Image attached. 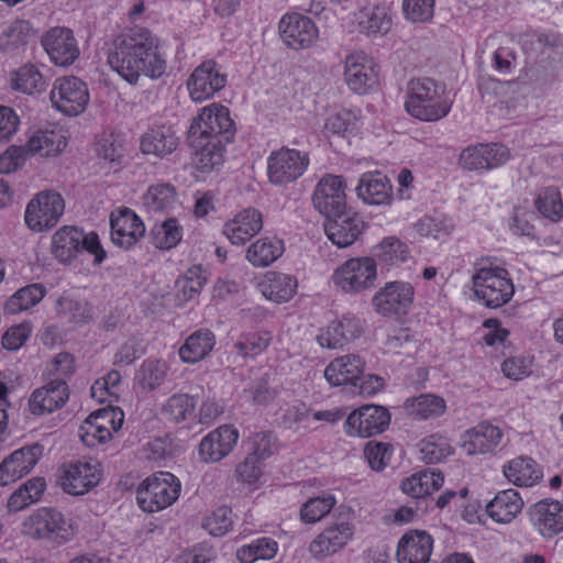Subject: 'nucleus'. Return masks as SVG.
<instances>
[{
	"label": "nucleus",
	"instance_id": "obj_6",
	"mask_svg": "<svg viewBox=\"0 0 563 563\" xmlns=\"http://www.w3.org/2000/svg\"><path fill=\"white\" fill-rule=\"evenodd\" d=\"M475 297L487 308L496 309L510 301L515 287L507 269L483 266L472 277Z\"/></svg>",
	"mask_w": 563,
	"mask_h": 563
},
{
	"label": "nucleus",
	"instance_id": "obj_12",
	"mask_svg": "<svg viewBox=\"0 0 563 563\" xmlns=\"http://www.w3.org/2000/svg\"><path fill=\"white\" fill-rule=\"evenodd\" d=\"M49 98L56 110L73 117L85 111L89 90L86 82L77 77H62L54 81Z\"/></svg>",
	"mask_w": 563,
	"mask_h": 563
},
{
	"label": "nucleus",
	"instance_id": "obj_56",
	"mask_svg": "<svg viewBox=\"0 0 563 563\" xmlns=\"http://www.w3.org/2000/svg\"><path fill=\"white\" fill-rule=\"evenodd\" d=\"M13 88L24 93H34L45 88V80L40 70L33 65L21 67L12 79Z\"/></svg>",
	"mask_w": 563,
	"mask_h": 563
},
{
	"label": "nucleus",
	"instance_id": "obj_38",
	"mask_svg": "<svg viewBox=\"0 0 563 563\" xmlns=\"http://www.w3.org/2000/svg\"><path fill=\"white\" fill-rule=\"evenodd\" d=\"M263 296L274 302L280 303L290 300L298 287L296 277L277 272H269L258 285Z\"/></svg>",
	"mask_w": 563,
	"mask_h": 563
},
{
	"label": "nucleus",
	"instance_id": "obj_50",
	"mask_svg": "<svg viewBox=\"0 0 563 563\" xmlns=\"http://www.w3.org/2000/svg\"><path fill=\"white\" fill-rule=\"evenodd\" d=\"M336 504L332 494L311 497L300 508V519L305 523H317L331 512Z\"/></svg>",
	"mask_w": 563,
	"mask_h": 563
},
{
	"label": "nucleus",
	"instance_id": "obj_11",
	"mask_svg": "<svg viewBox=\"0 0 563 563\" xmlns=\"http://www.w3.org/2000/svg\"><path fill=\"white\" fill-rule=\"evenodd\" d=\"M124 422V413L120 408L107 407L88 416L79 429L81 441L89 448L109 441Z\"/></svg>",
	"mask_w": 563,
	"mask_h": 563
},
{
	"label": "nucleus",
	"instance_id": "obj_15",
	"mask_svg": "<svg viewBox=\"0 0 563 563\" xmlns=\"http://www.w3.org/2000/svg\"><path fill=\"white\" fill-rule=\"evenodd\" d=\"M309 165L308 154L292 148L273 152L267 159V174L274 185H286L299 178Z\"/></svg>",
	"mask_w": 563,
	"mask_h": 563
},
{
	"label": "nucleus",
	"instance_id": "obj_34",
	"mask_svg": "<svg viewBox=\"0 0 563 563\" xmlns=\"http://www.w3.org/2000/svg\"><path fill=\"white\" fill-rule=\"evenodd\" d=\"M503 432L490 423H479L468 430L462 443L463 451L468 455L485 454L494 451L501 442Z\"/></svg>",
	"mask_w": 563,
	"mask_h": 563
},
{
	"label": "nucleus",
	"instance_id": "obj_57",
	"mask_svg": "<svg viewBox=\"0 0 563 563\" xmlns=\"http://www.w3.org/2000/svg\"><path fill=\"white\" fill-rule=\"evenodd\" d=\"M536 207L543 217L552 221H559L563 216L561 194L553 187L545 188L539 194Z\"/></svg>",
	"mask_w": 563,
	"mask_h": 563
},
{
	"label": "nucleus",
	"instance_id": "obj_47",
	"mask_svg": "<svg viewBox=\"0 0 563 563\" xmlns=\"http://www.w3.org/2000/svg\"><path fill=\"white\" fill-rule=\"evenodd\" d=\"M57 316L67 323L84 324L92 319V308L88 302L69 297H60L56 302Z\"/></svg>",
	"mask_w": 563,
	"mask_h": 563
},
{
	"label": "nucleus",
	"instance_id": "obj_60",
	"mask_svg": "<svg viewBox=\"0 0 563 563\" xmlns=\"http://www.w3.org/2000/svg\"><path fill=\"white\" fill-rule=\"evenodd\" d=\"M402 10L406 19L411 22H428L434 13V0H404Z\"/></svg>",
	"mask_w": 563,
	"mask_h": 563
},
{
	"label": "nucleus",
	"instance_id": "obj_10",
	"mask_svg": "<svg viewBox=\"0 0 563 563\" xmlns=\"http://www.w3.org/2000/svg\"><path fill=\"white\" fill-rule=\"evenodd\" d=\"M65 210V201L54 190L36 194L25 209V223L32 231L43 232L57 224Z\"/></svg>",
	"mask_w": 563,
	"mask_h": 563
},
{
	"label": "nucleus",
	"instance_id": "obj_24",
	"mask_svg": "<svg viewBox=\"0 0 563 563\" xmlns=\"http://www.w3.org/2000/svg\"><path fill=\"white\" fill-rule=\"evenodd\" d=\"M42 45L57 66H69L79 57V47L71 30L51 29L42 38Z\"/></svg>",
	"mask_w": 563,
	"mask_h": 563
},
{
	"label": "nucleus",
	"instance_id": "obj_58",
	"mask_svg": "<svg viewBox=\"0 0 563 563\" xmlns=\"http://www.w3.org/2000/svg\"><path fill=\"white\" fill-rule=\"evenodd\" d=\"M454 222L448 217H423L420 219L416 229L422 236H432L433 239H442L450 235L454 231Z\"/></svg>",
	"mask_w": 563,
	"mask_h": 563
},
{
	"label": "nucleus",
	"instance_id": "obj_16",
	"mask_svg": "<svg viewBox=\"0 0 563 563\" xmlns=\"http://www.w3.org/2000/svg\"><path fill=\"white\" fill-rule=\"evenodd\" d=\"M227 84V75L214 60H206L197 66L187 79L189 97L195 102L212 98Z\"/></svg>",
	"mask_w": 563,
	"mask_h": 563
},
{
	"label": "nucleus",
	"instance_id": "obj_3",
	"mask_svg": "<svg viewBox=\"0 0 563 563\" xmlns=\"http://www.w3.org/2000/svg\"><path fill=\"white\" fill-rule=\"evenodd\" d=\"M22 533L60 547L75 539L78 523L56 508L41 507L23 520Z\"/></svg>",
	"mask_w": 563,
	"mask_h": 563
},
{
	"label": "nucleus",
	"instance_id": "obj_44",
	"mask_svg": "<svg viewBox=\"0 0 563 563\" xmlns=\"http://www.w3.org/2000/svg\"><path fill=\"white\" fill-rule=\"evenodd\" d=\"M362 33L367 35L387 33L391 26V18L386 7L369 5L363 8L356 15Z\"/></svg>",
	"mask_w": 563,
	"mask_h": 563
},
{
	"label": "nucleus",
	"instance_id": "obj_1",
	"mask_svg": "<svg viewBox=\"0 0 563 563\" xmlns=\"http://www.w3.org/2000/svg\"><path fill=\"white\" fill-rule=\"evenodd\" d=\"M108 64L129 84H136L142 76L156 79L166 71L158 38L143 27H132L114 37Z\"/></svg>",
	"mask_w": 563,
	"mask_h": 563
},
{
	"label": "nucleus",
	"instance_id": "obj_63",
	"mask_svg": "<svg viewBox=\"0 0 563 563\" xmlns=\"http://www.w3.org/2000/svg\"><path fill=\"white\" fill-rule=\"evenodd\" d=\"M205 284L206 278L202 276L201 269L199 267L189 269L181 278L177 280L178 290L181 292L185 300L192 299L196 295H198Z\"/></svg>",
	"mask_w": 563,
	"mask_h": 563
},
{
	"label": "nucleus",
	"instance_id": "obj_8",
	"mask_svg": "<svg viewBox=\"0 0 563 563\" xmlns=\"http://www.w3.org/2000/svg\"><path fill=\"white\" fill-rule=\"evenodd\" d=\"M179 479L169 472H157L145 478L137 488L139 506L147 512H155L172 506L179 497Z\"/></svg>",
	"mask_w": 563,
	"mask_h": 563
},
{
	"label": "nucleus",
	"instance_id": "obj_54",
	"mask_svg": "<svg viewBox=\"0 0 563 563\" xmlns=\"http://www.w3.org/2000/svg\"><path fill=\"white\" fill-rule=\"evenodd\" d=\"M195 409V400L187 394H175L163 406L162 413L173 422H181L188 419Z\"/></svg>",
	"mask_w": 563,
	"mask_h": 563
},
{
	"label": "nucleus",
	"instance_id": "obj_20",
	"mask_svg": "<svg viewBox=\"0 0 563 563\" xmlns=\"http://www.w3.org/2000/svg\"><path fill=\"white\" fill-rule=\"evenodd\" d=\"M528 517L532 528L543 538L553 539L563 532V504L544 498L531 505Z\"/></svg>",
	"mask_w": 563,
	"mask_h": 563
},
{
	"label": "nucleus",
	"instance_id": "obj_5",
	"mask_svg": "<svg viewBox=\"0 0 563 563\" xmlns=\"http://www.w3.org/2000/svg\"><path fill=\"white\" fill-rule=\"evenodd\" d=\"M451 106L433 79L416 78L408 82L405 107L413 118L426 122L438 121L450 112Z\"/></svg>",
	"mask_w": 563,
	"mask_h": 563
},
{
	"label": "nucleus",
	"instance_id": "obj_52",
	"mask_svg": "<svg viewBox=\"0 0 563 563\" xmlns=\"http://www.w3.org/2000/svg\"><path fill=\"white\" fill-rule=\"evenodd\" d=\"M45 295L41 284H31L15 291L7 301L5 308L10 313H18L38 303Z\"/></svg>",
	"mask_w": 563,
	"mask_h": 563
},
{
	"label": "nucleus",
	"instance_id": "obj_33",
	"mask_svg": "<svg viewBox=\"0 0 563 563\" xmlns=\"http://www.w3.org/2000/svg\"><path fill=\"white\" fill-rule=\"evenodd\" d=\"M506 479L518 487H533L543 478L542 467L530 456H517L503 466Z\"/></svg>",
	"mask_w": 563,
	"mask_h": 563
},
{
	"label": "nucleus",
	"instance_id": "obj_53",
	"mask_svg": "<svg viewBox=\"0 0 563 563\" xmlns=\"http://www.w3.org/2000/svg\"><path fill=\"white\" fill-rule=\"evenodd\" d=\"M277 542L269 538L254 540L238 550V559L242 563H254L257 560H271L277 553Z\"/></svg>",
	"mask_w": 563,
	"mask_h": 563
},
{
	"label": "nucleus",
	"instance_id": "obj_49",
	"mask_svg": "<svg viewBox=\"0 0 563 563\" xmlns=\"http://www.w3.org/2000/svg\"><path fill=\"white\" fill-rule=\"evenodd\" d=\"M418 446L421 460L430 464L440 463L453 453L450 440L438 433L422 439Z\"/></svg>",
	"mask_w": 563,
	"mask_h": 563
},
{
	"label": "nucleus",
	"instance_id": "obj_19",
	"mask_svg": "<svg viewBox=\"0 0 563 563\" xmlns=\"http://www.w3.org/2000/svg\"><path fill=\"white\" fill-rule=\"evenodd\" d=\"M346 184L342 176L328 174L317 184L312 202L325 217L341 213L346 209Z\"/></svg>",
	"mask_w": 563,
	"mask_h": 563
},
{
	"label": "nucleus",
	"instance_id": "obj_41",
	"mask_svg": "<svg viewBox=\"0 0 563 563\" xmlns=\"http://www.w3.org/2000/svg\"><path fill=\"white\" fill-rule=\"evenodd\" d=\"M443 482V476L440 473L421 471L405 478L400 488L409 497L421 498L440 489Z\"/></svg>",
	"mask_w": 563,
	"mask_h": 563
},
{
	"label": "nucleus",
	"instance_id": "obj_31",
	"mask_svg": "<svg viewBox=\"0 0 563 563\" xmlns=\"http://www.w3.org/2000/svg\"><path fill=\"white\" fill-rule=\"evenodd\" d=\"M67 399L68 389L66 382L52 379L45 386L33 391L29 405L33 413L43 415L60 408Z\"/></svg>",
	"mask_w": 563,
	"mask_h": 563
},
{
	"label": "nucleus",
	"instance_id": "obj_39",
	"mask_svg": "<svg viewBox=\"0 0 563 563\" xmlns=\"http://www.w3.org/2000/svg\"><path fill=\"white\" fill-rule=\"evenodd\" d=\"M372 253V257L387 268L399 267L411 258L408 245L395 236L383 239L373 247Z\"/></svg>",
	"mask_w": 563,
	"mask_h": 563
},
{
	"label": "nucleus",
	"instance_id": "obj_26",
	"mask_svg": "<svg viewBox=\"0 0 563 563\" xmlns=\"http://www.w3.org/2000/svg\"><path fill=\"white\" fill-rule=\"evenodd\" d=\"M263 229V214L253 207L239 211L223 225V234L234 245H243Z\"/></svg>",
	"mask_w": 563,
	"mask_h": 563
},
{
	"label": "nucleus",
	"instance_id": "obj_59",
	"mask_svg": "<svg viewBox=\"0 0 563 563\" xmlns=\"http://www.w3.org/2000/svg\"><path fill=\"white\" fill-rule=\"evenodd\" d=\"M272 340L268 332H254L244 334L234 344L236 351L243 356H255L267 349Z\"/></svg>",
	"mask_w": 563,
	"mask_h": 563
},
{
	"label": "nucleus",
	"instance_id": "obj_35",
	"mask_svg": "<svg viewBox=\"0 0 563 563\" xmlns=\"http://www.w3.org/2000/svg\"><path fill=\"white\" fill-rule=\"evenodd\" d=\"M67 146V137L62 130L34 131L25 145V153L51 157L60 154Z\"/></svg>",
	"mask_w": 563,
	"mask_h": 563
},
{
	"label": "nucleus",
	"instance_id": "obj_25",
	"mask_svg": "<svg viewBox=\"0 0 563 563\" xmlns=\"http://www.w3.org/2000/svg\"><path fill=\"white\" fill-rule=\"evenodd\" d=\"M279 32L285 44L295 49L311 46L319 36L313 21L297 13L283 16L279 22Z\"/></svg>",
	"mask_w": 563,
	"mask_h": 563
},
{
	"label": "nucleus",
	"instance_id": "obj_21",
	"mask_svg": "<svg viewBox=\"0 0 563 563\" xmlns=\"http://www.w3.org/2000/svg\"><path fill=\"white\" fill-rule=\"evenodd\" d=\"M43 454L38 443L23 446L12 452L0 464V486H8L29 474Z\"/></svg>",
	"mask_w": 563,
	"mask_h": 563
},
{
	"label": "nucleus",
	"instance_id": "obj_13",
	"mask_svg": "<svg viewBox=\"0 0 563 563\" xmlns=\"http://www.w3.org/2000/svg\"><path fill=\"white\" fill-rule=\"evenodd\" d=\"M413 301L415 288L404 280L386 283L372 298L375 311L384 317L407 314Z\"/></svg>",
	"mask_w": 563,
	"mask_h": 563
},
{
	"label": "nucleus",
	"instance_id": "obj_2",
	"mask_svg": "<svg viewBox=\"0 0 563 563\" xmlns=\"http://www.w3.org/2000/svg\"><path fill=\"white\" fill-rule=\"evenodd\" d=\"M234 131L227 107L212 103L201 109L188 132V143L199 170L208 173L223 163L224 145L232 140Z\"/></svg>",
	"mask_w": 563,
	"mask_h": 563
},
{
	"label": "nucleus",
	"instance_id": "obj_55",
	"mask_svg": "<svg viewBox=\"0 0 563 563\" xmlns=\"http://www.w3.org/2000/svg\"><path fill=\"white\" fill-rule=\"evenodd\" d=\"M168 372V366L163 361H145L137 374V382L145 390H154L159 387Z\"/></svg>",
	"mask_w": 563,
	"mask_h": 563
},
{
	"label": "nucleus",
	"instance_id": "obj_27",
	"mask_svg": "<svg viewBox=\"0 0 563 563\" xmlns=\"http://www.w3.org/2000/svg\"><path fill=\"white\" fill-rule=\"evenodd\" d=\"M110 224L112 242L124 249L133 246L145 233L142 220L128 208L113 212Z\"/></svg>",
	"mask_w": 563,
	"mask_h": 563
},
{
	"label": "nucleus",
	"instance_id": "obj_29",
	"mask_svg": "<svg viewBox=\"0 0 563 563\" xmlns=\"http://www.w3.org/2000/svg\"><path fill=\"white\" fill-rule=\"evenodd\" d=\"M365 362L360 355L346 354L331 361L324 369V378L331 386H356L364 373Z\"/></svg>",
	"mask_w": 563,
	"mask_h": 563
},
{
	"label": "nucleus",
	"instance_id": "obj_22",
	"mask_svg": "<svg viewBox=\"0 0 563 563\" xmlns=\"http://www.w3.org/2000/svg\"><path fill=\"white\" fill-rule=\"evenodd\" d=\"M238 440V429L230 424H222L201 439L199 457L205 463L220 462L233 451Z\"/></svg>",
	"mask_w": 563,
	"mask_h": 563
},
{
	"label": "nucleus",
	"instance_id": "obj_48",
	"mask_svg": "<svg viewBox=\"0 0 563 563\" xmlns=\"http://www.w3.org/2000/svg\"><path fill=\"white\" fill-rule=\"evenodd\" d=\"M177 202L174 187L167 184L151 186L143 196V205L148 212L173 209Z\"/></svg>",
	"mask_w": 563,
	"mask_h": 563
},
{
	"label": "nucleus",
	"instance_id": "obj_51",
	"mask_svg": "<svg viewBox=\"0 0 563 563\" xmlns=\"http://www.w3.org/2000/svg\"><path fill=\"white\" fill-rule=\"evenodd\" d=\"M153 244L157 249L169 250L176 246L183 238V228L175 218H169L155 224L151 231Z\"/></svg>",
	"mask_w": 563,
	"mask_h": 563
},
{
	"label": "nucleus",
	"instance_id": "obj_17",
	"mask_svg": "<svg viewBox=\"0 0 563 563\" xmlns=\"http://www.w3.org/2000/svg\"><path fill=\"white\" fill-rule=\"evenodd\" d=\"M390 422L385 407L365 405L351 412L345 421V432L351 437L369 438L382 433Z\"/></svg>",
	"mask_w": 563,
	"mask_h": 563
},
{
	"label": "nucleus",
	"instance_id": "obj_4",
	"mask_svg": "<svg viewBox=\"0 0 563 563\" xmlns=\"http://www.w3.org/2000/svg\"><path fill=\"white\" fill-rule=\"evenodd\" d=\"M356 532L355 511L340 506L323 530L309 544V552L316 560H324L344 549Z\"/></svg>",
	"mask_w": 563,
	"mask_h": 563
},
{
	"label": "nucleus",
	"instance_id": "obj_40",
	"mask_svg": "<svg viewBox=\"0 0 563 563\" xmlns=\"http://www.w3.org/2000/svg\"><path fill=\"white\" fill-rule=\"evenodd\" d=\"M284 250L282 240L264 236L247 247L245 257L254 267H267L283 255Z\"/></svg>",
	"mask_w": 563,
	"mask_h": 563
},
{
	"label": "nucleus",
	"instance_id": "obj_7",
	"mask_svg": "<svg viewBox=\"0 0 563 563\" xmlns=\"http://www.w3.org/2000/svg\"><path fill=\"white\" fill-rule=\"evenodd\" d=\"M377 278V263L373 257L362 256L346 260L331 276L333 286L349 295H358L372 289Z\"/></svg>",
	"mask_w": 563,
	"mask_h": 563
},
{
	"label": "nucleus",
	"instance_id": "obj_46",
	"mask_svg": "<svg viewBox=\"0 0 563 563\" xmlns=\"http://www.w3.org/2000/svg\"><path fill=\"white\" fill-rule=\"evenodd\" d=\"M35 36V31L25 20H15L10 23L0 36V48L13 52L25 46Z\"/></svg>",
	"mask_w": 563,
	"mask_h": 563
},
{
	"label": "nucleus",
	"instance_id": "obj_45",
	"mask_svg": "<svg viewBox=\"0 0 563 563\" xmlns=\"http://www.w3.org/2000/svg\"><path fill=\"white\" fill-rule=\"evenodd\" d=\"M46 487L41 477H33L15 489L7 501L9 512L21 511L38 501Z\"/></svg>",
	"mask_w": 563,
	"mask_h": 563
},
{
	"label": "nucleus",
	"instance_id": "obj_23",
	"mask_svg": "<svg viewBox=\"0 0 563 563\" xmlns=\"http://www.w3.org/2000/svg\"><path fill=\"white\" fill-rule=\"evenodd\" d=\"M324 231L328 239L338 247L352 245L365 229L362 218L352 211H342L338 214L327 217Z\"/></svg>",
	"mask_w": 563,
	"mask_h": 563
},
{
	"label": "nucleus",
	"instance_id": "obj_28",
	"mask_svg": "<svg viewBox=\"0 0 563 563\" xmlns=\"http://www.w3.org/2000/svg\"><path fill=\"white\" fill-rule=\"evenodd\" d=\"M433 550L432 537L423 530H410L398 541L399 563H428Z\"/></svg>",
	"mask_w": 563,
	"mask_h": 563
},
{
	"label": "nucleus",
	"instance_id": "obj_30",
	"mask_svg": "<svg viewBox=\"0 0 563 563\" xmlns=\"http://www.w3.org/2000/svg\"><path fill=\"white\" fill-rule=\"evenodd\" d=\"M355 191L357 197L367 205H390L393 201L390 180L380 172L364 173Z\"/></svg>",
	"mask_w": 563,
	"mask_h": 563
},
{
	"label": "nucleus",
	"instance_id": "obj_32",
	"mask_svg": "<svg viewBox=\"0 0 563 563\" xmlns=\"http://www.w3.org/2000/svg\"><path fill=\"white\" fill-rule=\"evenodd\" d=\"M362 331L363 325L358 318L345 316L341 320L332 322L324 332L318 335L317 341L322 347L338 349L358 338Z\"/></svg>",
	"mask_w": 563,
	"mask_h": 563
},
{
	"label": "nucleus",
	"instance_id": "obj_9",
	"mask_svg": "<svg viewBox=\"0 0 563 563\" xmlns=\"http://www.w3.org/2000/svg\"><path fill=\"white\" fill-rule=\"evenodd\" d=\"M52 250L55 257L63 263L71 261L82 250L95 255L96 264H100L106 257L98 235L95 232L85 234L76 227L65 225L57 230L53 235Z\"/></svg>",
	"mask_w": 563,
	"mask_h": 563
},
{
	"label": "nucleus",
	"instance_id": "obj_37",
	"mask_svg": "<svg viewBox=\"0 0 563 563\" xmlns=\"http://www.w3.org/2000/svg\"><path fill=\"white\" fill-rule=\"evenodd\" d=\"M140 146L143 154L163 158L177 148L178 137L170 126L159 125L142 135Z\"/></svg>",
	"mask_w": 563,
	"mask_h": 563
},
{
	"label": "nucleus",
	"instance_id": "obj_14",
	"mask_svg": "<svg viewBox=\"0 0 563 563\" xmlns=\"http://www.w3.org/2000/svg\"><path fill=\"white\" fill-rule=\"evenodd\" d=\"M343 76L353 92L365 95L377 85V65L364 51H353L345 56Z\"/></svg>",
	"mask_w": 563,
	"mask_h": 563
},
{
	"label": "nucleus",
	"instance_id": "obj_42",
	"mask_svg": "<svg viewBox=\"0 0 563 563\" xmlns=\"http://www.w3.org/2000/svg\"><path fill=\"white\" fill-rule=\"evenodd\" d=\"M404 407L407 413L416 420L438 418L446 409L444 399L433 394H422L418 397L408 398Z\"/></svg>",
	"mask_w": 563,
	"mask_h": 563
},
{
	"label": "nucleus",
	"instance_id": "obj_36",
	"mask_svg": "<svg viewBox=\"0 0 563 563\" xmlns=\"http://www.w3.org/2000/svg\"><path fill=\"white\" fill-rule=\"evenodd\" d=\"M520 494L512 488L501 490L487 504L488 516L498 523H510L523 508Z\"/></svg>",
	"mask_w": 563,
	"mask_h": 563
},
{
	"label": "nucleus",
	"instance_id": "obj_43",
	"mask_svg": "<svg viewBox=\"0 0 563 563\" xmlns=\"http://www.w3.org/2000/svg\"><path fill=\"white\" fill-rule=\"evenodd\" d=\"M216 336L209 330H198L189 335L179 349V356L185 363H197L213 349Z\"/></svg>",
	"mask_w": 563,
	"mask_h": 563
},
{
	"label": "nucleus",
	"instance_id": "obj_62",
	"mask_svg": "<svg viewBox=\"0 0 563 563\" xmlns=\"http://www.w3.org/2000/svg\"><path fill=\"white\" fill-rule=\"evenodd\" d=\"M232 523L231 509L222 506L206 518L203 526L210 534L218 537L225 534L231 529Z\"/></svg>",
	"mask_w": 563,
	"mask_h": 563
},
{
	"label": "nucleus",
	"instance_id": "obj_64",
	"mask_svg": "<svg viewBox=\"0 0 563 563\" xmlns=\"http://www.w3.org/2000/svg\"><path fill=\"white\" fill-rule=\"evenodd\" d=\"M532 358L529 356H515L504 361L501 371L509 379L521 380L532 373Z\"/></svg>",
	"mask_w": 563,
	"mask_h": 563
},
{
	"label": "nucleus",
	"instance_id": "obj_18",
	"mask_svg": "<svg viewBox=\"0 0 563 563\" xmlns=\"http://www.w3.org/2000/svg\"><path fill=\"white\" fill-rule=\"evenodd\" d=\"M101 474L98 461L78 460L64 466L60 485L70 495H84L99 484Z\"/></svg>",
	"mask_w": 563,
	"mask_h": 563
},
{
	"label": "nucleus",
	"instance_id": "obj_61",
	"mask_svg": "<svg viewBox=\"0 0 563 563\" xmlns=\"http://www.w3.org/2000/svg\"><path fill=\"white\" fill-rule=\"evenodd\" d=\"M364 453L369 466L374 471H382L390 462L394 450L389 443L368 442Z\"/></svg>",
	"mask_w": 563,
	"mask_h": 563
}]
</instances>
